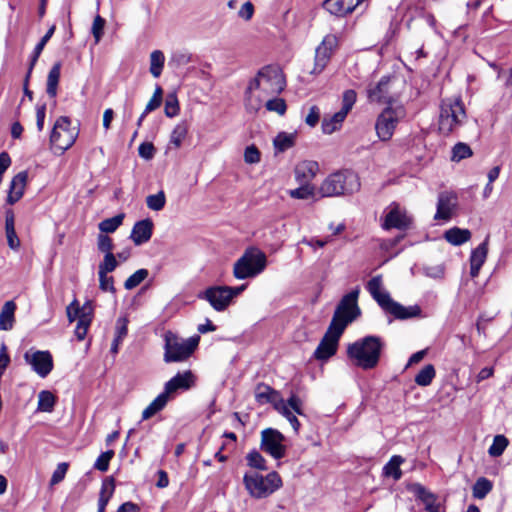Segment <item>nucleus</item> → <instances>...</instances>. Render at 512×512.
<instances>
[{
	"mask_svg": "<svg viewBox=\"0 0 512 512\" xmlns=\"http://www.w3.org/2000/svg\"><path fill=\"white\" fill-rule=\"evenodd\" d=\"M466 119V112L460 98H447L442 100L439 114V130L448 135L461 126Z\"/></svg>",
	"mask_w": 512,
	"mask_h": 512,
	"instance_id": "obj_9",
	"label": "nucleus"
},
{
	"mask_svg": "<svg viewBox=\"0 0 512 512\" xmlns=\"http://www.w3.org/2000/svg\"><path fill=\"white\" fill-rule=\"evenodd\" d=\"M247 464L254 469L267 470L266 460L256 450L249 452L246 456Z\"/></svg>",
	"mask_w": 512,
	"mask_h": 512,
	"instance_id": "obj_45",
	"label": "nucleus"
},
{
	"mask_svg": "<svg viewBox=\"0 0 512 512\" xmlns=\"http://www.w3.org/2000/svg\"><path fill=\"white\" fill-rule=\"evenodd\" d=\"M263 105H265L268 111L275 112L280 116L284 115L287 109L284 99L277 98L276 96L267 98Z\"/></svg>",
	"mask_w": 512,
	"mask_h": 512,
	"instance_id": "obj_41",
	"label": "nucleus"
},
{
	"mask_svg": "<svg viewBox=\"0 0 512 512\" xmlns=\"http://www.w3.org/2000/svg\"><path fill=\"white\" fill-rule=\"evenodd\" d=\"M347 113L345 111H338L334 113L332 116L324 117L322 122V130L325 134H332L336 130H338L343 121L345 120Z\"/></svg>",
	"mask_w": 512,
	"mask_h": 512,
	"instance_id": "obj_30",
	"label": "nucleus"
},
{
	"mask_svg": "<svg viewBox=\"0 0 512 512\" xmlns=\"http://www.w3.org/2000/svg\"><path fill=\"white\" fill-rule=\"evenodd\" d=\"M98 249L105 254H113L112 239L105 234H99L97 239Z\"/></svg>",
	"mask_w": 512,
	"mask_h": 512,
	"instance_id": "obj_58",
	"label": "nucleus"
},
{
	"mask_svg": "<svg viewBox=\"0 0 512 512\" xmlns=\"http://www.w3.org/2000/svg\"><path fill=\"white\" fill-rule=\"evenodd\" d=\"M286 86L284 74L280 67L267 65L261 68L249 81L245 91L244 105L250 114L257 113L264 101L280 94Z\"/></svg>",
	"mask_w": 512,
	"mask_h": 512,
	"instance_id": "obj_1",
	"label": "nucleus"
},
{
	"mask_svg": "<svg viewBox=\"0 0 512 512\" xmlns=\"http://www.w3.org/2000/svg\"><path fill=\"white\" fill-rule=\"evenodd\" d=\"M17 306L13 300L6 301L0 311V331H10L15 324Z\"/></svg>",
	"mask_w": 512,
	"mask_h": 512,
	"instance_id": "obj_29",
	"label": "nucleus"
},
{
	"mask_svg": "<svg viewBox=\"0 0 512 512\" xmlns=\"http://www.w3.org/2000/svg\"><path fill=\"white\" fill-rule=\"evenodd\" d=\"M105 24H106V21L104 18H102L100 15H97L95 18H94V21H93V24H92V28H91V32L95 38V43H99V41L101 40L102 36H103V31H104V27H105Z\"/></svg>",
	"mask_w": 512,
	"mask_h": 512,
	"instance_id": "obj_51",
	"label": "nucleus"
},
{
	"mask_svg": "<svg viewBox=\"0 0 512 512\" xmlns=\"http://www.w3.org/2000/svg\"><path fill=\"white\" fill-rule=\"evenodd\" d=\"M508 443V439L504 435H496L493 439L492 445L488 449V454L491 457L501 456L507 448Z\"/></svg>",
	"mask_w": 512,
	"mask_h": 512,
	"instance_id": "obj_40",
	"label": "nucleus"
},
{
	"mask_svg": "<svg viewBox=\"0 0 512 512\" xmlns=\"http://www.w3.org/2000/svg\"><path fill=\"white\" fill-rule=\"evenodd\" d=\"M319 118H320V111H319L318 107L312 106L310 108L308 115L306 116L305 122L309 126L314 127L318 123Z\"/></svg>",
	"mask_w": 512,
	"mask_h": 512,
	"instance_id": "obj_63",
	"label": "nucleus"
},
{
	"mask_svg": "<svg viewBox=\"0 0 512 512\" xmlns=\"http://www.w3.org/2000/svg\"><path fill=\"white\" fill-rule=\"evenodd\" d=\"M150 71H151V73L153 74L154 77H159L160 76V51L159 50H155L151 54V68H150Z\"/></svg>",
	"mask_w": 512,
	"mask_h": 512,
	"instance_id": "obj_62",
	"label": "nucleus"
},
{
	"mask_svg": "<svg viewBox=\"0 0 512 512\" xmlns=\"http://www.w3.org/2000/svg\"><path fill=\"white\" fill-rule=\"evenodd\" d=\"M158 107H160V86H156L154 90V94L150 101L147 103L143 113L138 119V125H141V122L145 118V116L150 113L151 111L156 110Z\"/></svg>",
	"mask_w": 512,
	"mask_h": 512,
	"instance_id": "obj_46",
	"label": "nucleus"
},
{
	"mask_svg": "<svg viewBox=\"0 0 512 512\" xmlns=\"http://www.w3.org/2000/svg\"><path fill=\"white\" fill-rule=\"evenodd\" d=\"M457 207V197L453 193L442 192L438 196L437 211L434 215L435 220L448 221L451 219Z\"/></svg>",
	"mask_w": 512,
	"mask_h": 512,
	"instance_id": "obj_22",
	"label": "nucleus"
},
{
	"mask_svg": "<svg viewBox=\"0 0 512 512\" xmlns=\"http://www.w3.org/2000/svg\"><path fill=\"white\" fill-rule=\"evenodd\" d=\"M196 381L197 377L191 370L178 372L165 384L162 391V408L179 394L195 387Z\"/></svg>",
	"mask_w": 512,
	"mask_h": 512,
	"instance_id": "obj_15",
	"label": "nucleus"
},
{
	"mask_svg": "<svg viewBox=\"0 0 512 512\" xmlns=\"http://www.w3.org/2000/svg\"><path fill=\"white\" fill-rule=\"evenodd\" d=\"M118 266L116 256L114 254H105L103 262L99 264L98 272L110 273Z\"/></svg>",
	"mask_w": 512,
	"mask_h": 512,
	"instance_id": "obj_49",
	"label": "nucleus"
},
{
	"mask_svg": "<svg viewBox=\"0 0 512 512\" xmlns=\"http://www.w3.org/2000/svg\"><path fill=\"white\" fill-rule=\"evenodd\" d=\"M139 155L144 159H150L153 157L155 148L151 143H142L139 146Z\"/></svg>",
	"mask_w": 512,
	"mask_h": 512,
	"instance_id": "obj_64",
	"label": "nucleus"
},
{
	"mask_svg": "<svg viewBox=\"0 0 512 512\" xmlns=\"http://www.w3.org/2000/svg\"><path fill=\"white\" fill-rule=\"evenodd\" d=\"M360 179L352 171H338L328 175L320 184L317 193L320 197L351 195L360 190Z\"/></svg>",
	"mask_w": 512,
	"mask_h": 512,
	"instance_id": "obj_5",
	"label": "nucleus"
},
{
	"mask_svg": "<svg viewBox=\"0 0 512 512\" xmlns=\"http://www.w3.org/2000/svg\"><path fill=\"white\" fill-rule=\"evenodd\" d=\"M444 238L452 245H461L471 238V232L468 229H461L458 227L447 230Z\"/></svg>",
	"mask_w": 512,
	"mask_h": 512,
	"instance_id": "obj_31",
	"label": "nucleus"
},
{
	"mask_svg": "<svg viewBox=\"0 0 512 512\" xmlns=\"http://www.w3.org/2000/svg\"><path fill=\"white\" fill-rule=\"evenodd\" d=\"M319 171V165L313 160H302L294 167V177L297 183L311 184Z\"/></svg>",
	"mask_w": 512,
	"mask_h": 512,
	"instance_id": "obj_23",
	"label": "nucleus"
},
{
	"mask_svg": "<svg viewBox=\"0 0 512 512\" xmlns=\"http://www.w3.org/2000/svg\"><path fill=\"white\" fill-rule=\"evenodd\" d=\"M55 31V27L52 26L47 32L46 34L42 37V39L40 40V42L36 45L35 49H34V56H33V59H32V63H31V66H33L35 64V62L37 61L39 55L41 54L42 50L44 49L46 43L49 41V39L52 37L53 33Z\"/></svg>",
	"mask_w": 512,
	"mask_h": 512,
	"instance_id": "obj_54",
	"label": "nucleus"
},
{
	"mask_svg": "<svg viewBox=\"0 0 512 512\" xmlns=\"http://www.w3.org/2000/svg\"><path fill=\"white\" fill-rule=\"evenodd\" d=\"M408 490L413 493L425 505L428 512H439V506L436 504V498L433 493L428 491L420 483H412L408 485Z\"/></svg>",
	"mask_w": 512,
	"mask_h": 512,
	"instance_id": "obj_25",
	"label": "nucleus"
},
{
	"mask_svg": "<svg viewBox=\"0 0 512 512\" xmlns=\"http://www.w3.org/2000/svg\"><path fill=\"white\" fill-rule=\"evenodd\" d=\"M125 214L120 213L112 218H107L101 221L98 225L99 230L103 233H113L122 224Z\"/></svg>",
	"mask_w": 512,
	"mask_h": 512,
	"instance_id": "obj_39",
	"label": "nucleus"
},
{
	"mask_svg": "<svg viewBox=\"0 0 512 512\" xmlns=\"http://www.w3.org/2000/svg\"><path fill=\"white\" fill-rule=\"evenodd\" d=\"M284 436L276 429L267 428L261 432V449L275 459L284 457L286 448Z\"/></svg>",
	"mask_w": 512,
	"mask_h": 512,
	"instance_id": "obj_19",
	"label": "nucleus"
},
{
	"mask_svg": "<svg viewBox=\"0 0 512 512\" xmlns=\"http://www.w3.org/2000/svg\"><path fill=\"white\" fill-rule=\"evenodd\" d=\"M114 456L113 450H108L99 455L94 463V468L101 472H106L109 467V463Z\"/></svg>",
	"mask_w": 512,
	"mask_h": 512,
	"instance_id": "obj_48",
	"label": "nucleus"
},
{
	"mask_svg": "<svg viewBox=\"0 0 512 512\" xmlns=\"http://www.w3.org/2000/svg\"><path fill=\"white\" fill-rule=\"evenodd\" d=\"M255 397L259 403H271L274 409L287 419L293 430L297 433L300 428V422L297 415H304L303 402L295 394H292L288 400H284L277 391L271 387L260 384L255 391Z\"/></svg>",
	"mask_w": 512,
	"mask_h": 512,
	"instance_id": "obj_2",
	"label": "nucleus"
},
{
	"mask_svg": "<svg viewBox=\"0 0 512 512\" xmlns=\"http://www.w3.org/2000/svg\"><path fill=\"white\" fill-rule=\"evenodd\" d=\"M404 462V459L399 456H393L389 462L383 468V474L387 477H392L394 480H399L402 477V471L400 465Z\"/></svg>",
	"mask_w": 512,
	"mask_h": 512,
	"instance_id": "obj_33",
	"label": "nucleus"
},
{
	"mask_svg": "<svg viewBox=\"0 0 512 512\" xmlns=\"http://www.w3.org/2000/svg\"><path fill=\"white\" fill-rule=\"evenodd\" d=\"M364 0H326L324 8L336 16L352 13Z\"/></svg>",
	"mask_w": 512,
	"mask_h": 512,
	"instance_id": "obj_24",
	"label": "nucleus"
},
{
	"mask_svg": "<svg viewBox=\"0 0 512 512\" xmlns=\"http://www.w3.org/2000/svg\"><path fill=\"white\" fill-rule=\"evenodd\" d=\"M492 488L493 483L489 479L480 477L476 480L472 488L473 497L483 499L491 492Z\"/></svg>",
	"mask_w": 512,
	"mask_h": 512,
	"instance_id": "obj_37",
	"label": "nucleus"
},
{
	"mask_svg": "<svg viewBox=\"0 0 512 512\" xmlns=\"http://www.w3.org/2000/svg\"><path fill=\"white\" fill-rule=\"evenodd\" d=\"M473 154L471 148L463 142H459L452 148V156L451 160L454 162H459L463 159L471 157Z\"/></svg>",
	"mask_w": 512,
	"mask_h": 512,
	"instance_id": "obj_44",
	"label": "nucleus"
},
{
	"mask_svg": "<svg viewBox=\"0 0 512 512\" xmlns=\"http://www.w3.org/2000/svg\"><path fill=\"white\" fill-rule=\"evenodd\" d=\"M28 178L26 171L19 172L15 175L10 183V189L7 197V201L10 204L16 203L24 194Z\"/></svg>",
	"mask_w": 512,
	"mask_h": 512,
	"instance_id": "obj_28",
	"label": "nucleus"
},
{
	"mask_svg": "<svg viewBox=\"0 0 512 512\" xmlns=\"http://www.w3.org/2000/svg\"><path fill=\"white\" fill-rule=\"evenodd\" d=\"M253 14L254 6L250 1L245 2L238 11V16L246 21L250 20Z\"/></svg>",
	"mask_w": 512,
	"mask_h": 512,
	"instance_id": "obj_61",
	"label": "nucleus"
},
{
	"mask_svg": "<svg viewBox=\"0 0 512 512\" xmlns=\"http://www.w3.org/2000/svg\"><path fill=\"white\" fill-rule=\"evenodd\" d=\"M404 117L402 106L387 107L377 118L375 129L378 137L383 140H389L396 128L399 120Z\"/></svg>",
	"mask_w": 512,
	"mask_h": 512,
	"instance_id": "obj_17",
	"label": "nucleus"
},
{
	"mask_svg": "<svg viewBox=\"0 0 512 512\" xmlns=\"http://www.w3.org/2000/svg\"><path fill=\"white\" fill-rule=\"evenodd\" d=\"M357 99V94L354 90L349 89L344 91L342 95V111H345V113H349V111L352 109L353 105L355 104Z\"/></svg>",
	"mask_w": 512,
	"mask_h": 512,
	"instance_id": "obj_50",
	"label": "nucleus"
},
{
	"mask_svg": "<svg viewBox=\"0 0 512 512\" xmlns=\"http://www.w3.org/2000/svg\"><path fill=\"white\" fill-rule=\"evenodd\" d=\"M488 253V238L477 246L470 256V275L475 278L479 275L482 265L485 263Z\"/></svg>",
	"mask_w": 512,
	"mask_h": 512,
	"instance_id": "obj_27",
	"label": "nucleus"
},
{
	"mask_svg": "<svg viewBox=\"0 0 512 512\" xmlns=\"http://www.w3.org/2000/svg\"><path fill=\"white\" fill-rule=\"evenodd\" d=\"M383 342L377 336H366L347 346V356L357 367L364 370L375 368L380 360Z\"/></svg>",
	"mask_w": 512,
	"mask_h": 512,
	"instance_id": "obj_3",
	"label": "nucleus"
},
{
	"mask_svg": "<svg viewBox=\"0 0 512 512\" xmlns=\"http://www.w3.org/2000/svg\"><path fill=\"white\" fill-rule=\"evenodd\" d=\"M160 411V395L156 396L154 400L146 407L142 412L141 420L145 421L150 419L156 413Z\"/></svg>",
	"mask_w": 512,
	"mask_h": 512,
	"instance_id": "obj_55",
	"label": "nucleus"
},
{
	"mask_svg": "<svg viewBox=\"0 0 512 512\" xmlns=\"http://www.w3.org/2000/svg\"><path fill=\"white\" fill-rule=\"evenodd\" d=\"M366 289L383 310L398 319H408L420 316L421 314V308L418 305L405 307L394 301L384 289L381 275L371 278L367 282Z\"/></svg>",
	"mask_w": 512,
	"mask_h": 512,
	"instance_id": "obj_4",
	"label": "nucleus"
},
{
	"mask_svg": "<svg viewBox=\"0 0 512 512\" xmlns=\"http://www.w3.org/2000/svg\"><path fill=\"white\" fill-rule=\"evenodd\" d=\"M67 470H68V463H65V462L59 463L57 468L55 469V471L52 474L50 484L56 485L59 482H61L65 478Z\"/></svg>",
	"mask_w": 512,
	"mask_h": 512,
	"instance_id": "obj_59",
	"label": "nucleus"
},
{
	"mask_svg": "<svg viewBox=\"0 0 512 512\" xmlns=\"http://www.w3.org/2000/svg\"><path fill=\"white\" fill-rule=\"evenodd\" d=\"M128 333V319L126 317H120L116 321L115 326V338L123 341Z\"/></svg>",
	"mask_w": 512,
	"mask_h": 512,
	"instance_id": "obj_57",
	"label": "nucleus"
},
{
	"mask_svg": "<svg viewBox=\"0 0 512 512\" xmlns=\"http://www.w3.org/2000/svg\"><path fill=\"white\" fill-rule=\"evenodd\" d=\"M199 341L200 337L198 335L183 339L170 331L167 332L165 334V362H184L188 360L197 349Z\"/></svg>",
	"mask_w": 512,
	"mask_h": 512,
	"instance_id": "obj_8",
	"label": "nucleus"
},
{
	"mask_svg": "<svg viewBox=\"0 0 512 512\" xmlns=\"http://www.w3.org/2000/svg\"><path fill=\"white\" fill-rule=\"evenodd\" d=\"M24 360L41 378H46L54 368L52 354L47 350L30 349L25 352Z\"/></svg>",
	"mask_w": 512,
	"mask_h": 512,
	"instance_id": "obj_18",
	"label": "nucleus"
},
{
	"mask_svg": "<svg viewBox=\"0 0 512 512\" xmlns=\"http://www.w3.org/2000/svg\"><path fill=\"white\" fill-rule=\"evenodd\" d=\"M165 115L173 118L178 115L180 111V105L175 92L169 93L165 99Z\"/></svg>",
	"mask_w": 512,
	"mask_h": 512,
	"instance_id": "obj_43",
	"label": "nucleus"
},
{
	"mask_svg": "<svg viewBox=\"0 0 512 512\" xmlns=\"http://www.w3.org/2000/svg\"><path fill=\"white\" fill-rule=\"evenodd\" d=\"M153 231V222L150 219H144L136 222L132 228L130 238L135 245H141L150 240Z\"/></svg>",
	"mask_w": 512,
	"mask_h": 512,
	"instance_id": "obj_26",
	"label": "nucleus"
},
{
	"mask_svg": "<svg viewBox=\"0 0 512 512\" xmlns=\"http://www.w3.org/2000/svg\"><path fill=\"white\" fill-rule=\"evenodd\" d=\"M148 270L139 269L135 273H133L124 283V287L127 290H131L137 287L142 281H144L148 276Z\"/></svg>",
	"mask_w": 512,
	"mask_h": 512,
	"instance_id": "obj_47",
	"label": "nucleus"
},
{
	"mask_svg": "<svg viewBox=\"0 0 512 512\" xmlns=\"http://www.w3.org/2000/svg\"><path fill=\"white\" fill-rule=\"evenodd\" d=\"M115 491V480L113 477H107L103 480L99 495L103 498L111 499Z\"/></svg>",
	"mask_w": 512,
	"mask_h": 512,
	"instance_id": "obj_52",
	"label": "nucleus"
},
{
	"mask_svg": "<svg viewBox=\"0 0 512 512\" xmlns=\"http://www.w3.org/2000/svg\"><path fill=\"white\" fill-rule=\"evenodd\" d=\"M267 266V257L259 248L249 247L233 265V276L238 280L254 278Z\"/></svg>",
	"mask_w": 512,
	"mask_h": 512,
	"instance_id": "obj_7",
	"label": "nucleus"
},
{
	"mask_svg": "<svg viewBox=\"0 0 512 512\" xmlns=\"http://www.w3.org/2000/svg\"><path fill=\"white\" fill-rule=\"evenodd\" d=\"M78 137V130L71 126L66 116H60L54 123L50 135L51 147L61 153L69 149Z\"/></svg>",
	"mask_w": 512,
	"mask_h": 512,
	"instance_id": "obj_12",
	"label": "nucleus"
},
{
	"mask_svg": "<svg viewBox=\"0 0 512 512\" xmlns=\"http://www.w3.org/2000/svg\"><path fill=\"white\" fill-rule=\"evenodd\" d=\"M273 144L277 152H284L293 146L294 136L292 134L279 133L275 137Z\"/></svg>",
	"mask_w": 512,
	"mask_h": 512,
	"instance_id": "obj_42",
	"label": "nucleus"
},
{
	"mask_svg": "<svg viewBox=\"0 0 512 512\" xmlns=\"http://www.w3.org/2000/svg\"><path fill=\"white\" fill-rule=\"evenodd\" d=\"M300 186L296 189L288 191V194L293 199L306 200L315 197L317 190L314 185L307 183H299Z\"/></svg>",
	"mask_w": 512,
	"mask_h": 512,
	"instance_id": "obj_36",
	"label": "nucleus"
},
{
	"mask_svg": "<svg viewBox=\"0 0 512 512\" xmlns=\"http://www.w3.org/2000/svg\"><path fill=\"white\" fill-rule=\"evenodd\" d=\"M186 135L187 126L184 123L177 124L170 135V140L167 149H178L181 146V143L186 137Z\"/></svg>",
	"mask_w": 512,
	"mask_h": 512,
	"instance_id": "obj_35",
	"label": "nucleus"
},
{
	"mask_svg": "<svg viewBox=\"0 0 512 512\" xmlns=\"http://www.w3.org/2000/svg\"><path fill=\"white\" fill-rule=\"evenodd\" d=\"M60 70L61 65L60 63H56L53 65V67L50 69L47 77V94L54 98L57 95V87L59 83L60 78Z\"/></svg>",
	"mask_w": 512,
	"mask_h": 512,
	"instance_id": "obj_34",
	"label": "nucleus"
},
{
	"mask_svg": "<svg viewBox=\"0 0 512 512\" xmlns=\"http://www.w3.org/2000/svg\"><path fill=\"white\" fill-rule=\"evenodd\" d=\"M66 315L70 323L77 320L75 336L79 341L85 339L93 319V307L90 301L79 306L77 299H74L66 308Z\"/></svg>",
	"mask_w": 512,
	"mask_h": 512,
	"instance_id": "obj_13",
	"label": "nucleus"
},
{
	"mask_svg": "<svg viewBox=\"0 0 512 512\" xmlns=\"http://www.w3.org/2000/svg\"><path fill=\"white\" fill-rule=\"evenodd\" d=\"M99 274V287L102 291L115 293L113 277L108 276L107 273L98 272Z\"/></svg>",
	"mask_w": 512,
	"mask_h": 512,
	"instance_id": "obj_56",
	"label": "nucleus"
},
{
	"mask_svg": "<svg viewBox=\"0 0 512 512\" xmlns=\"http://www.w3.org/2000/svg\"><path fill=\"white\" fill-rule=\"evenodd\" d=\"M261 160V154L258 148L255 145H250L246 147L244 151V161L247 164H256Z\"/></svg>",
	"mask_w": 512,
	"mask_h": 512,
	"instance_id": "obj_53",
	"label": "nucleus"
},
{
	"mask_svg": "<svg viewBox=\"0 0 512 512\" xmlns=\"http://www.w3.org/2000/svg\"><path fill=\"white\" fill-rule=\"evenodd\" d=\"M359 293L360 288L356 287L342 297L336 307L330 324L344 332L347 325L360 316L361 310L357 303Z\"/></svg>",
	"mask_w": 512,
	"mask_h": 512,
	"instance_id": "obj_10",
	"label": "nucleus"
},
{
	"mask_svg": "<svg viewBox=\"0 0 512 512\" xmlns=\"http://www.w3.org/2000/svg\"><path fill=\"white\" fill-rule=\"evenodd\" d=\"M190 60V56L185 51H175L172 54L171 60L169 62L170 65L174 67H180L187 64Z\"/></svg>",
	"mask_w": 512,
	"mask_h": 512,
	"instance_id": "obj_60",
	"label": "nucleus"
},
{
	"mask_svg": "<svg viewBox=\"0 0 512 512\" xmlns=\"http://www.w3.org/2000/svg\"><path fill=\"white\" fill-rule=\"evenodd\" d=\"M243 483L248 494L256 499L267 498L282 486L280 475L273 471L262 475L256 471L246 472Z\"/></svg>",
	"mask_w": 512,
	"mask_h": 512,
	"instance_id": "obj_6",
	"label": "nucleus"
},
{
	"mask_svg": "<svg viewBox=\"0 0 512 512\" xmlns=\"http://www.w3.org/2000/svg\"><path fill=\"white\" fill-rule=\"evenodd\" d=\"M338 46V38L333 34L326 35L315 51V64L311 73L319 74L327 66Z\"/></svg>",
	"mask_w": 512,
	"mask_h": 512,
	"instance_id": "obj_21",
	"label": "nucleus"
},
{
	"mask_svg": "<svg viewBox=\"0 0 512 512\" xmlns=\"http://www.w3.org/2000/svg\"><path fill=\"white\" fill-rule=\"evenodd\" d=\"M436 371L432 364L425 365L415 376V383L419 386H428L435 378Z\"/></svg>",
	"mask_w": 512,
	"mask_h": 512,
	"instance_id": "obj_38",
	"label": "nucleus"
},
{
	"mask_svg": "<svg viewBox=\"0 0 512 512\" xmlns=\"http://www.w3.org/2000/svg\"><path fill=\"white\" fill-rule=\"evenodd\" d=\"M56 396L49 390H42L38 394L37 410L50 413L56 404Z\"/></svg>",
	"mask_w": 512,
	"mask_h": 512,
	"instance_id": "obj_32",
	"label": "nucleus"
},
{
	"mask_svg": "<svg viewBox=\"0 0 512 512\" xmlns=\"http://www.w3.org/2000/svg\"><path fill=\"white\" fill-rule=\"evenodd\" d=\"M342 334V330L330 324L314 352L315 358L318 360H327L333 356L337 351L338 342Z\"/></svg>",
	"mask_w": 512,
	"mask_h": 512,
	"instance_id": "obj_20",
	"label": "nucleus"
},
{
	"mask_svg": "<svg viewBox=\"0 0 512 512\" xmlns=\"http://www.w3.org/2000/svg\"><path fill=\"white\" fill-rule=\"evenodd\" d=\"M245 288V284L236 287L212 286L207 288L201 297L207 300L213 309L221 312L226 310L232 303V300L240 295Z\"/></svg>",
	"mask_w": 512,
	"mask_h": 512,
	"instance_id": "obj_14",
	"label": "nucleus"
},
{
	"mask_svg": "<svg viewBox=\"0 0 512 512\" xmlns=\"http://www.w3.org/2000/svg\"><path fill=\"white\" fill-rule=\"evenodd\" d=\"M404 81L397 77H383L377 83L370 84L367 96L370 102L388 103L394 102L401 94Z\"/></svg>",
	"mask_w": 512,
	"mask_h": 512,
	"instance_id": "obj_11",
	"label": "nucleus"
},
{
	"mask_svg": "<svg viewBox=\"0 0 512 512\" xmlns=\"http://www.w3.org/2000/svg\"><path fill=\"white\" fill-rule=\"evenodd\" d=\"M413 217L407 209L397 202H392L384 210L381 227L384 230H407L412 226Z\"/></svg>",
	"mask_w": 512,
	"mask_h": 512,
	"instance_id": "obj_16",
	"label": "nucleus"
}]
</instances>
